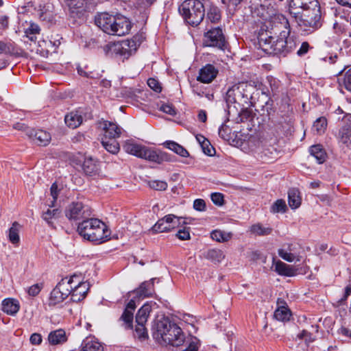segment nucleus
<instances>
[{
	"instance_id": "obj_12",
	"label": "nucleus",
	"mask_w": 351,
	"mask_h": 351,
	"mask_svg": "<svg viewBox=\"0 0 351 351\" xmlns=\"http://www.w3.org/2000/svg\"><path fill=\"white\" fill-rule=\"evenodd\" d=\"M69 15L75 20L82 19L85 13V5L88 0H64Z\"/></svg>"
},
{
	"instance_id": "obj_9",
	"label": "nucleus",
	"mask_w": 351,
	"mask_h": 351,
	"mask_svg": "<svg viewBox=\"0 0 351 351\" xmlns=\"http://www.w3.org/2000/svg\"><path fill=\"white\" fill-rule=\"evenodd\" d=\"M90 215L88 206L79 202L70 204L65 211V215L70 221L86 219Z\"/></svg>"
},
{
	"instance_id": "obj_39",
	"label": "nucleus",
	"mask_w": 351,
	"mask_h": 351,
	"mask_svg": "<svg viewBox=\"0 0 351 351\" xmlns=\"http://www.w3.org/2000/svg\"><path fill=\"white\" fill-rule=\"evenodd\" d=\"M224 257L223 252L218 249L209 250L205 254V258L215 263H220Z\"/></svg>"
},
{
	"instance_id": "obj_32",
	"label": "nucleus",
	"mask_w": 351,
	"mask_h": 351,
	"mask_svg": "<svg viewBox=\"0 0 351 351\" xmlns=\"http://www.w3.org/2000/svg\"><path fill=\"white\" fill-rule=\"evenodd\" d=\"M275 271L280 275L286 276H293L295 274V270L292 267L280 261L276 262L275 265Z\"/></svg>"
},
{
	"instance_id": "obj_42",
	"label": "nucleus",
	"mask_w": 351,
	"mask_h": 351,
	"mask_svg": "<svg viewBox=\"0 0 351 351\" xmlns=\"http://www.w3.org/2000/svg\"><path fill=\"white\" fill-rule=\"evenodd\" d=\"M290 311L285 306H280L278 308L274 314L275 319L281 322L288 321L290 318Z\"/></svg>"
},
{
	"instance_id": "obj_6",
	"label": "nucleus",
	"mask_w": 351,
	"mask_h": 351,
	"mask_svg": "<svg viewBox=\"0 0 351 351\" xmlns=\"http://www.w3.org/2000/svg\"><path fill=\"white\" fill-rule=\"evenodd\" d=\"M179 12L184 20L192 26H197L203 20L205 9L199 0H185L179 7Z\"/></svg>"
},
{
	"instance_id": "obj_58",
	"label": "nucleus",
	"mask_w": 351,
	"mask_h": 351,
	"mask_svg": "<svg viewBox=\"0 0 351 351\" xmlns=\"http://www.w3.org/2000/svg\"><path fill=\"white\" fill-rule=\"evenodd\" d=\"M193 208L197 211H204L206 208V203L202 199H197L193 202Z\"/></svg>"
},
{
	"instance_id": "obj_2",
	"label": "nucleus",
	"mask_w": 351,
	"mask_h": 351,
	"mask_svg": "<svg viewBox=\"0 0 351 351\" xmlns=\"http://www.w3.org/2000/svg\"><path fill=\"white\" fill-rule=\"evenodd\" d=\"M153 337L160 343L173 346H180L185 341V336L181 328L167 318L157 321Z\"/></svg>"
},
{
	"instance_id": "obj_41",
	"label": "nucleus",
	"mask_w": 351,
	"mask_h": 351,
	"mask_svg": "<svg viewBox=\"0 0 351 351\" xmlns=\"http://www.w3.org/2000/svg\"><path fill=\"white\" fill-rule=\"evenodd\" d=\"M40 27L35 23H31L29 27L25 31V36L31 42L36 43L37 35L40 34Z\"/></svg>"
},
{
	"instance_id": "obj_19",
	"label": "nucleus",
	"mask_w": 351,
	"mask_h": 351,
	"mask_svg": "<svg viewBox=\"0 0 351 351\" xmlns=\"http://www.w3.org/2000/svg\"><path fill=\"white\" fill-rule=\"evenodd\" d=\"M135 308V302L134 300H131L128 303L126 308L119 319L120 322H123L122 325L124 326L125 328H131L132 327Z\"/></svg>"
},
{
	"instance_id": "obj_4",
	"label": "nucleus",
	"mask_w": 351,
	"mask_h": 351,
	"mask_svg": "<svg viewBox=\"0 0 351 351\" xmlns=\"http://www.w3.org/2000/svg\"><path fill=\"white\" fill-rule=\"evenodd\" d=\"M77 232L84 239L99 243L108 241L110 237L107 226L96 218L84 219L79 223Z\"/></svg>"
},
{
	"instance_id": "obj_7",
	"label": "nucleus",
	"mask_w": 351,
	"mask_h": 351,
	"mask_svg": "<svg viewBox=\"0 0 351 351\" xmlns=\"http://www.w3.org/2000/svg\"><path fill=\"white\" fill-rule=\"evenodd\" d=\"M253 88L250 84L241 83L229 88L226 93L228 104H247L252 97L251 90Z\"/></svg>"
},
{
	"instance_id": "obj_10",
	"label": "nucleus",
	"mask_w": 351,
	"mask_h": 351,
	"mask_svg": "<svg viewBox=\"0 0 351 351\" xmlns=\"http://www.w3.org/2000/svg\"><path fill=\"white\" fill-rule=\"evenodd\" d=\"M204 43L208 47H215L223 49L226 45V40L222 29L216 27L208 31L204 34Z\"/></svg>"
},
{
	"instance_id": "obj_45",
	"label": "nucleus",
	"mask_w": 351,
	"mask_h": 351,
	"mask_svg": "<svg viewBox=\"0 0 351 351\" xmlns=\"http://www.w3.org/2000/svg\"><path fill=\"white\" fill-rule=\"evenodd\" d=\"M18 223L14 222L12 226L9 229L8 239L9 241L14 245H18L20 241L19 234V229L16 228Z\"/></svg>"
},
{
	"instance_id": "obj_3",
	"label": "nucleus",
	"mask_w": 351,
	"mask_h": 351,
	"mask_svg": "<svg viewBox=\"0 0 351 351\" xmlns=\"http://www.w3.org/2000/svg\"><path fill=\"white\" fill-rule=\"evenodd\" d=\"M95 23L104 32L110 35L122 36L128 34L131 29L130 21L121 14L99 13L95 16Z\"/></svg>"
},
{
	"instance_id": "obj_49",
	"label": "nucleus",
	"mask_w": 351,
	"mask_h": 351,
	"mask_svg": "<svg viewBox=\"0 0 351 351\" xmlns=\"http://www.w3.org/2000/svg\"><path fill=\"white\" fill-rule=\"evenodd\" d=\"M251 232L258 235H268L271 233V229L257 223L251 226Z\"/></svg>"
},
{
	"instance_id": "obj_25",
	"label": "nucleus",
	"mask_w": 351,
	"mask_h": 351,
	"mask_svg": "<svg viewBox=\"0 0 351 351\" xmlns=\"http://www.w3.org/2000/svg\"><path fill=\"white\" fill-rule=\"evenodd\" d=\"M20 305L18 300L7 298L2 302V311L8 315H14L19 311Z\"/></svg>"
},
{
	"instance_id": "obj_37",
	"label": "nucleus",
	"mask_w": 351,
	"mask_h": 351,
	"mask_svg": "<svg viewBox=\"0 0 351 351\" xmlns=\"http://www.w3.org/2000/svg\"><path fill=\"white\" fill-rule=\"evenodd\" d=\"M101 144L108 152L113 154H117L120 149L119 144L116 138H102Z\"/></svg>"
},
{
	"instance_id": "obj_8",
	"label": "nucleus",
	"mask_w": 351,
	"mask_h": 351,
	"mask_svg": "<svg viewBox=\"0 0 351 351\" xmlns=\"http://www.w3.org/2000/svg\"><path fill=\"white\" fill-rule=\"evenodd\" d=\"M62 279L56 287L52 290L49 298V305L55 306L62 302L71 293L73 278Z\"/></svg>"
},
{
	"instance_id": "obj_22",
	"label": "nucleus",
	"mask_w": 351,
	"mask_h": 351,
	"mask_svg": "<svg viewBox=\"0 0 351 351\" xmlns=\"http://www.w3.org/2000/svg\"><path fill=\"white\" fill-rule=\"evenodd\" d=\"M289 34V32L283 31L280 33V37L275 39L274 43L271 45V52L269 53L274 54H286V41L285 37L287 34Z\"/></svg>"
},
{
	"instance_id": "obj_62",
	"label": "nucleus",
	"mask_w": 351,
	"mask_h": 351,
	"mask_svg": "<svg viewBox=\"0 0 351 351\" xmlns=\"http://www.w3.org/2000/svg\"><path fill=\"white\" fill-rule=\"evenodd\" d=\"M39 17L41 20L47 21H51L53 18L51 12L47 10L43 12L42 10H40L39 13Z\"/></svg>"
},
{
	"instance_id": "obj_51",
	"label": "nucleus",
	"mask_w": 351,
	"mask_h": 351,
	"mask_svg": "<svg viewBox=\"0 0 351 351\" xmlns=\"http://www.w3.org/2000/svg\"><path fill=\"white\" fill-rule=\"evenodd\" d=\"M50 192H51V195L53 197V201L51 202V204H49V207L51 208V207L54 206V204H55V202L58 197V194H59L58 185L56 182L52 184L51 189H50Z\"/></svg>"
},
{
	"instance_id": "obj_48",
	"label": "nucleus",
	"mask_w": 351,
	"mask_h": 351,
	"mask_svg": "<svg viewBox=\"0 0 351 351\" xmlns=\"http://www.w3.org/2000/svg\"><path fill=\"white\" fill-rule=\"evenodd\" d=\"M147 184L151 189L156 191H165L168 186L165 181L158 180H149Z\"/></svg>"
},
{
	"instance_id": "obj_17",
	"label": "nucleus",
	"mask_w": 351,
	"mask_h": 351,
	"mask_svg": "<svg viewBox=\"0 0 351 351\" xmlns=\"http://www.w3.org/2000/svg\"><path fill=\"white\" fill-rule=\"evenodd\" d=\"M75 278L76 276H74ZM74 282L72 283L73 284ZM89 289V285L86 282H76V285H72L71 292L70 293L71 300L75 302L82 300L86 295Z\"/></svg>"
},
{
	"instance_id": "obj_50",
	"label": "nucleus",
	"mask_w": 351,
	"mask_h": 351,
	"mask_svg": "<svg viewBox=\"0 0 351 351\" xmlns=\"http://www.w3.org/2000/svg\"><path fill=\"white\" fill-rule=\"evenodd\" d=\"M286 41V53L291 52L296 47V41L293 36H289V34L285 37Z\"/></svg>"
},
{
	"instance_id": "obj_52",
	"label": "nucleus",
	"mask_w": 351,
	"mask_h": 351,
	"mask_svg": "<svg viewBox=\"0 0 351 351\" xmlns=\"http://www.w3.org/2000/svg\"><path fill=\"white\" fill-rule=\"evenodd\" d=\"M211 200L217 206H222L223 204V195L220 193H213L210 195Z\"/></svg>"
},
{
	"instance_id": "obj_35",
	"label": "nucleus",
	"mask_w": 351,
	"mask_h": 351,
	"mask_svg": "<svg viewBox=\"0 0 351 351\" xmlns=\"http://www.w3.org/2000/svg\"><path fill=\"white\" fill-rule=\"evenodd\" d=\"M151 312V306L148 304H144L136 315V323L145 324Z\"/></svg>"
},
{
	"instance_id": "obj_55",
	"label": "nucleus",
	"mask_w": 351,
	"mask_h": 351,
	"mask_svg": "<svg viewBox=\"0 0 351 351\" xmlns=\"http://www.w3.org/2000/svg\"><path fill=\"white\" fill-rule=\"evenodd\" d=\"M147 85L155 92L160 93L162 90L159 82L154 78H149L147 80Z\"/></svg>"
},
{
	"instance_id": "obj_44",
	"label": "nucleus",
	"mask_w": 351,
	"mask_h": 351,
	"mask_svg": "<svg viewBox=\"0 0 351 351\" xmlns=\"http://www.w3.org/2000/svg\"><path fill=\"white\" fill-rule=\"evenodd\" d=\"M145 324H137L135 326L134 336L141 341H144L148 338V333Z\"/></svg>"
},
{
	"instance_id": "obj_18",
	"label": "nucleus",
	"mask_w": 351,
	"mask_h": 351,
	"mask_svg": "<svg viewBox=\"0 0 351 351\" xmlns=\"http://www.w3.org/2000/svg\"><path fill=\"white\" fill-rule=\"evenodd\" d=\"M156 278L142 282L139 287L134 291L138 299L152 297L154 293V281Z\"/></svg>"
},
{
	"instance_id": "obj_56",
	"label": "nucleus",
	"mask_w": 351,
	"mask_h": 351,
	"mask_svg": "<svg viewBox=\"0 0 351 351\" xmlns=\"http://www.w3.org/2000/svg\"><path fill=\"white\" fill-rule=\"evenodd\" d=\"M160 110L162 111L163 112L170 114V115H176V110L173 107L172 105L164 104L160 107Z\"/></svg>"
},
{
	"instance_id": "obj_27",
	"label": "nucleus",
	"mask_w": 351,
	"mask_h": 351,
	"mask_svg": "<svg viewBox=\"0 0 351 351\" xmlns=\"http://www.w3.org/2000/svg\"><path fill=\"white\" fill-rule=\"evenodd\" d=\"M145 146L138 144L132 141H128L125 143L123 147L125 152L140 158V154H143Z\"/></svg>"
},
{
	"instance_id": "obj_60",
	"label": "nucleus",
	"mask_w": 351,
	"mask_h": 351,
	"mask_svg": "<svg viewBox=\"0 0 351 351\" xmlns=\"http://www.w3.org/2000/svg\"><path fill=\"white\" fill-rule=\"evenodd\" d=\"M298 337L301 339H304L306 342H312L313 341L312 335L306 330H302L301 332H300L298 335Z\"/></svg>"
},
{
	"instance_id": "obj_26",
	"label": "nucleus",
	"mask_w": 351,
	"mask_h": 351,
	"mask_svg": "<svg viewBox=\"0 0 351 351\" xmlns=\"http://www.w3.org/2000/svg\"><path fill=\"white\" fill-rule=\"evenodd\" d=\"M267 83L269 88L265 85V88L262 89L263 94H265L267 96H274L277 95L280 85V81L271 76H269L267 77Z\"/></svg>"
},
{
	"instance_id": "obj_13",
	"label": "nucleus",
	"mask_w": 351,
	"mask_h": 351,
	"mask_svg": "<svg viewBox=\"0 0 351 351\" xmlns=\"http://www.w3.org/2000/svg\"><path fill=\"white\" fill-rule=\"evenodd\" d=\"M140 158L154 162L158 164H161L163 162H168L171 160L169 156L167 153L156 151L147 147H145L143 154H140Z\"/></svg>"
},
{
	"instance_id": "obj_38",
	"label": "nucleus",
	"mask_w": 351,
	"mask_h": 351,
	"mask_svg": "<svg viewBox=\"0 0 351 351\" xmlns=\"http://www.w3.org/2000/svg\"><path fill=\"white\" fill-rule=\"evenodd\" d=\"M165 145L167 148L182 157H188L189 156V152L185 148L174 141H167Z\"/></svg>"
},
{
	"instance_id": "obj_34",
	"label": "nucleus",
	"mask_w": 351,
	"mask_h": 351,
	"mask_svg": "<svg viewBox=\"0 0 351 351\" xmlns=\"http://www.w3.org/2000/svg\"><path fill=\"white\" fill-rule=\"evenodd\" d=\"M288 202L292 209L298 208L301 204L300 192L295 189H290L288 192Z\"/></svg>"
},
{
	"instance_id": "obj_1",
	"label": "nucleus",
	"mask_w": 351,
	"mask_h": 351,
	"mask_svg": "<svg viewBox=\"0 0 351 351\" xmlns=\"http://www.w3.org/2000/svg\"><path fill=\"white\" fill-rule=\"evenodd\" d=\"M289 11L304 31H315L322 25L317 0H291Z\"/></svg>"
},
{
	"instance_id": "obj_53",
	"label": "nucleus",
	"mask_w": 351,
	"mask_h": 351,
	"mask_svg": "<svg viewBox=\"0 0 351 351\" xmlns=\"http://www.w3.org/2000/svg\"><path fill=\"white\" fill-rule=\"evenodd\" d=\"M202 148L205 154L208 156H213L215 152V149L213 146H211L209 141L207 139L203 144L202 145Z\"/></svg>"
},
{
	"instance_id": "obj_46",
	"label": "nucleus",
	"mask_w": 351,
	"mask_h": 351,
	"mask_svg": "<svg viewBox=\"0 0 351 351\" xmlns=\"http://www.w3.org/2000/svg\"><path fill=\"white\" fill-rule=\"evenodd\" d=\"M211 238L218 242L228 241L231 238L230 233H226L221 230H214L211 232Z\"/></svg>"
},
{
	"instance_id": "obj_64",
	"label": "nucleus",
	"mask_w": 351,
	"mask_h": 351,
	"mask_svg": "<svg viewBox=\"0 0 351 351\" xmlns=\"http://www.w3.org/2000/svg\"><path fill=\"white\" fill-rule=\"evenodd\" d=\"M121 94L124 97L132 98L135 95V90L131 88H124L121 90Z\"/></svg>"
},
{
	"instance_id": "obj_20",
	"label": "nucleus",
	"mask_w": 351,
	"mask_h": 351,
	"mask_svg": "<svg viewBox=\"0 0 351 351\" xmlns=\"http://www.w3.org/2000/svg\"><path fill=\"white\" fill-rule=\"evenodd\" d=\"M349 123H346L339 131L338 138L341 143L351 148V115L348 117Z\"/></svg>"
},
{
	"instance_id": "obj_29",
	"label": "nucleus",
	"mask_w": 351,
	"mask_h": 351,
	"mask_svg": "<svg viewBox=\"0 0 351 351\" xmlns=\"http://www.w3.org/2000/svg\"><path fill=\"white\" fill-rule=\"evenodd\" d=\"M80 351H104V348L97 339L86 338L83 341Z\"/></svg>"
},
{
	"instance_id": "obj_59",
	"label": "nucleus",
	"mask_w": 351,
	"mask_h": 351,
	"mask_svg": "<svg viewBox=\"0 0 351 351\" xmlns=\"http://www.w3.org/2000/svg\"><path fill=\"white\" fill-rule=\"evenodd\" d=\"M230 131V129L228 126L226 125H221V127L219 129V135L224 140H228L229 136H228V132Z\"/></svg>"
},
{
	"instance_id": "obj_24",
	"label": "nucleus",
	"mask_w": 351,
	"mask_h": 351,
	"mask_svg": "<svg viewBox=\"0 0 351 351\" xmlns=\"http://www.w3.org/2000/svg\"><path fill=\"white\" fill-rule=\"evenodd\" d=\"M274 43V37L268 34L267 32L261 33L258 38L259 47L265 53L271 52V45Z\"/></svg>"
},
{
	"instance_id": "obj_63",
	"label": "nucleus",
	"mask_w": 351,
	"mask_h": 351,
	"mask_svg": "<svg viewBox=\"0 0 351 351\" xmlns=\"http://www.w3.org/2000/svg\"><path fill=\"white\" fill-rule=\"evenodd\" d=\"M309 49V44L307 42H304L302 43L300 49L297 51V54L300 56H302L305 55Z\"/></svg>"
},
{
	"instance_id": "obj_33",
	"label": "nucleus",
	"mask_w": 351,
	"mask_h": 351,
	"mask_svg": "<svg viewBox=\"0 0 351 351\" xmlns=\"http://www.w3.org/2000/svg\"><path fill=\"white\" fill-rule=\"evenodd\" d=\"M61 210L58 208H54L51 210L48 208L47 211L44 212L42 215V218L45 221L47 224L53 227V219H57L60 217Z\"/></svg>"
},
{
	"instance_id": "obj_43",
	"label": "nucleus",
	"mask_w": 351,
	"mask_h": 351,
	"mask_svg": "<svg viewBox=\"0 0 351 351\" xmlns=\"http://www.w3.org/2000/svg\"><path fill=\"white\" fill-rule=\"evenodd\" d=\"M327 120L325 117H321L316 119L313 125V130L316 131L317 134H323L326 130Z\"/></svg>"
},
{
	"instance_id": "obj_5",
	"label": "nucleus",
	"mask_w": 351,
	"mask_h": 351,
	"mask_svg": "<svg viewBox=\"0 0 351 351\" xmlns=\"http://www.w3.org/2000/svg\"><path fill=\"white\" fill-rule=\"evenodd\" d=\"M141 36L136 35L132 39H127L117 43H109L104 47L108 56H114L123 60L128 59L136 52L142 40Z\"/></svg>"
},
{
	"instance_id": "obj_57",
	"label": "nucleus",
	"mask_w": 351,
	"mask_h": 351,
	"mask_svg": "<svg viewBox=\"0 0 351 351\" xmlns=\"http://www.w3.org/2000/svg\"><path fill=\"white\" fill-rule=\"evenodd\" d=\"M176 237L180 240H188L190 239V233L188 228L180 229L176 233Z\"/></svg>"
},
{
	"instance_id": "obj_28",
	"label": "nucleus",
	"mask_w": 351,
	"mask_h": 351,
	"mask_svg": "<svg viewBox=\"0 0 351 351\" xmlns=\"http://www.w3.org/2000/svg\"><path fill=\"white\" fill-rule=\"evenodd\" d=\"M48 340L51 345H58L64 343L67 341L66 332L62 329H58L51 331L48 336Z\"/></svg>"
},
{
	"instance_id": "obj_11",
	"label": "nucleus",
	"mask_w": 351,
	"mask_h": 351,
	"mask_svg": "<svg viewBox=\"0 0 351 351\" xmlns=\"http://www.w3.org/2000/svg\"><path fill=\"white\" fill-rule=\"evenodd\" d=\"M180 219L174 215H167L159 219L152 230L156 233L171 231L180 225Z\"/></svg>"
},
{
	"instance_id": "obj_23",
	"label": "nucleus",
	"mask_w": 351,
	"mask_h": 351,
	"mask_svg": "<svg viewBox=\"0 0 351 351\" xmlns=\"http://www.w3.org/2000/svg\"><path fill=\"white\" fill-rule=\"evenodd\" d=\"M82 169L86 175L89 176L97 175L99 171L97 161L92 158H85L82 165Z\"/></svg>"
},
{
	"instance_id": "obj_47",
	"label": "nucleus",
	"mask_w": 351,
	"mask_h": 351,
	"mask_svg": "<svg viewBox=\"0 0 351 351\" xmlns=\"http://www.w3.org/2000/svg\"><path fill=\"white\" fill-rule=\"evenodd\" d=\"M287 205L283 199H278L276 200L271 206L270 211L272 213H284L286 212Z\"/></svg>"
},
{
	"instance_id": "obj_61",
	"label": "nucleus",
	"mask_w": 351,
	"mask_h": 351,
	"mask_svg": "<svg viewBox=\"0 0 351 351\" xmlns=\"http://www.w3.org/2000/svg\"><path fill=\"white\" fill-rule=\"evenodd\" d=\"M197 339L194 337L191 339V341L189 342L188 347L182 350V351H197Z\"/></svg>"
},
{
	"instance_id": "obj_30",
	"label": "nucleus",
	"mask_w": 351,
	"mask_h": 351,
	"mask_svg": "<svg viewBox=\"0 0 351 351\" xmlns=\"http://www.w3.org/2000/svg\"><path fill=\"white\" fill-rule=\"evenodd\" d=\"M65 123L71 128H76L82 123V117L79 111L71 112L64 118Z\"/></svg>"
},
{
	"instance_id": "obj_36",
	"label": "nucleus",
	"mask_w": 351,
	"mask_h": 351,
	"mask_svg": "<svg viewBox=\"0 0 351 351\" xmlns=\"http://www.w3.org/2000/svg\"><path fill=\"white\" fill-rule=\"evenodd\" d=\"M292 245H288L287 249H280L278 250V255L285 261L287 262H293L295 261H300L299 256L296 255L293 252Z\"/></svg>"
},
{
	"instance_id": "obj_14",
	"label": "nucleus",
	"mask_w": 351,
	"mask_h": 351,
	"mask_svg": "<svg viewBox=\"0 0 351 351\" xmlns=\"http://www.w3.org/2000/svg\"><path fill=\"white\" fill-rule=\"evenodd\" d=\"M99 127L101 128L105 132L104 137L106 138H119L123 131L122 128L118 125L116 123H113L104 119L98 122Z\"/></svg>"
},
{
	"instance_id": "obj_21",
	"label": "nucleus",
	"mask_w": 351,
	"mask_h": 351,
	"mask_svg": "<svg viewBox=\"0 0 351 351\" xmlns=\"http://www.w3.org/2000/svg\"><path fill=\"white\" fill-rule=\"evenodd\" d=\"M256 153L257 158L263 162H271L278 154L276 149L272 146L258 148Z\"/></svg>"
},
{
	"instance_id": "obj_16",
	"label": "nucleus",
	"mask_w": 351,
	"mask_h": 351,
	"mask_svg": "<svg viewBox=\"0 0 351 351\" xmlns=\"http://www.w3.org/2000/svg\"><path fill=\"white\" fill-rule=\"evenodd\" d=\"M27 135L40 146H46L51 139V134L43 130L27 129Z\"/></svg>"
},
{
	"instance_id": "obj_15",
	"label": "nucleus",
	"mask_w": 351,
	"mask_h": 351,
	"mask_svg": "<svg viewBox=\"0 0 351 351\" xmlns=\"http://www.w3.org/2000/svg\"><path fill=\"white\" fill-rule=\"evenodd\" d=\"M218 73L217 67L211 64H207L200 69L197 80L200 82L209 84L216 78Z\"/></svg>"
},
{
	"instance_id": "obj_40",
	"label": "nucleus",
	"mask_w": 351,
	"mask_h": 351,
	"mask_svg": "<svg viewBox=\"0 0 351 351\" xmlns=\"http://www.w3.org/2000/svg\"><path fill=\"white\" fill-rule=\"evenodd\" d=\"M221 17V11L218 7L215 5H210L207 11L206 18L211 23H218Z\"/></svg>"
},
{
	"instance_id": "obj_31",
	"label": "nucleus",
	"mask_w": 351,
	"mask_h": 351,
	"mask_svg": "<svg viewBox=\"0 0 351 351\" xmlns=\"http://www.w3.org/2000/svg\"><path fill=\"white\" fill-rule=\"evenodd\" d=\"M310 153L319 164L323 163L326 158V153L320 145H313L310 147Z\"/></svg>"
},
{
	"instance_id": "obj_54",
	"label": "nucleus",
	"mask_w": 351,
	"mask_h": 351,
	"mask_svg": "<svg viewBox=\"0 0 351 351\" xmlns=\"http://www.w3.org/2000/svg\"><path fill=\"white\" fill-rule=\"evenodd\" d=\"M43 288L42 284H35L27 289V293L30 296H36L41 291Z\"/></svg>"
}]
</instances>
